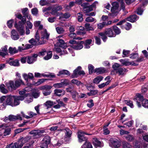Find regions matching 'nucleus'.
I'll return each mask as SVG.
<instances>
[{
	"label": "nucleus",
	"mask_w": 148,
	"mask_h": 148,
	"mask_svg": "<svg viewBox=\"0 0 148 148\" xmlns=\"http://www.w3.org/2000/svg\"><path fill=\"white\" fill-rule=\"evenodd\" d=\"M85 27L87 31L93 30H94L93 27L90 26L89 23H86L85 24Z\"/></svg>",
	"instance_id": "nucleus-44"
},
{
	"label": "nucleus",
	"mask_w": 148,
	"mask_h": 148,
	"mask_svg": "<svg viewBox=\"0 0 148 148\" xmlns=\"http://www.w3.org/2000/svg\"><path fill=\"white\" fill-rule=\"evenodd\" d=\"M48 144H49L42 141L40 145V147L41 148H47Z\"/></svg>",
	"instance_id": "nucleus-64"
},
{
	"label": "nucleus",
	"mask_w": 148,
	"mask_h": 148,
	"mask_svg": "<svg viewBox=\"0 0 148 148\" xmlns=\"http://www.w3.org/2000/svg\"><path fill=\"white\" fill-rule=\"evenodd\" d=\"M106 71L105 69L103 67L96 68L95 70V73L98 74L104 73L106 72Z\"/></svg>",
	"instance_id": "nucleus-26"
},
{
	"label": "nucleus",
	"mask_w": 148,
	"mask_h": 148,
	"mask_svg": "<svg viewBox=\"0 0 148 148\" xmlns=\"http://www.w3.org/2000/svg\"><path fill=\"white\" fill-rule=\"evenodd\" d=\"M55 104V103L50 101H47L44 105L47 108L51 107L53 105Z\"/></svg>",
	"instance_id": "nucleus-31"
},
{
	"label": "nucleus",
	"mask_w": 148,
	"mask_h": 148,
	"mask_svg": "<svg viewBox=\"0 0 148 148\" xmlns=\"http://www.w3.org/2000/svg\"><path fill=\"white\" fill-rule=\"evenodd\" d=\"M55 94L58 96H60L61 95V93L64 92V90L63 89H57L54 90Z\"/></svg>",
	"instance_id": "nucleus-35"
},
{
	"label": "nucleus",
	"mask_w": 148,
	"mask_h": 148,
	"mask_svg": "<svg viewBox=\"0 0 148 148\" xmlns=\"http://www.w3.org/2000/svg\"><path fill=\"white\" fill-rule=\"evenodd\" d=\"M142 106L147 108L148 107V100L146 99H144L142 101Z\"/></svg>",
	"instance_id": "nucleus-43"
},
{
	"label": "nucleus",
	"mask_w": 148,
	"mask_h": 148,
	"mask_svg": "<svg viewBox=\"0 0 148 148\" xmlns=\"http://www.w3.org/2000/svg\"><path fill=\"white\" fill-rule=\"evenodd\" d=\"M70 73L69 71L67 70H63L60 71L59 72V73L57 75L58 76H62L65 75H70Z\"/></svg>",
	"instance_id": "nucleus-27"
},
{
	"label": "nucleus",
	"mask_w": 148,
	"mask_h": 148,
	"mask_svg": "<svg viewBox=\"0 0 148 148\" xmlns=\"http://www.w3.org/2000/svg\"><path fill=\"white\" fill-rule=\"evenodd\" d=\"M107 24L106 22L103 21L102 23H99L97 24V27L98 29H101Z\"/></svg>",
	"instance_id": "nucleus-40"
},
{
	"label": "nucleus",
	"mask_w": 148,
	"mask_h": 148,
	"mask_svg": "<svg viewBox=\"0 0 148 148\" xmlns=\"http://www.w3.org/2000/svg\"><path fill=\"white\" fill-rule=\"evenodd\" d=\"M38 56L37 54H34L31 56H27V62L29 64H31L36 61V58Z\"/></svg>",
	"instance_id": "nucleus-16"
},
{
	"label": "nucleus",
	"mask_w": 148,
	"mask_h": 148,
	"mask_svg": "<svg viewBox=\"0 0 148 148\" xmlns=\"http://www.w3.org/2000/svg\"><path fill=\"white\" fill-rule=\"evenodd\" d=\"M62 36V35H60L57 37V45L59 47H62V48H66V44L65 43L64 41L60 38Z\"/></svg>",
	"instance_id": "nucleus-10"
},
{
	"label": "nucleus",
	"mask_w": 148,
	"mask_h": 148,
	"mask_svg": "<svg viewBox=\"0 0 148 148\" xmlns=\"http://www.w3.org/2000/svg\"><path fill=\"white\" fill-rule=\"evenodd\" d=\"M24 99L23 96L10 95L6 97L5 104L12 107H14L19 105L20 101H23Z\"/></svg>",
	"instance_id": "nucleus-1"
},
{
	"label": "nucleus",
	"mask_w": 148,
	"mask_h": 148,
	"mask_svg": "<svg viewBox=\"0 0 148 148\" xmlns=\"http://www.w3.org/2000/svg\"><path fill=\"white\" fill-rule=\"evenodd\" d=\"M92 143L93 145L96 148L98 147H101L103 146V143L101 141L98 140L96 138H93L92 140Z\"/></svg>",
	"instance_id": "nucleus-15"
},
{
	"label": "nucleus",
	"mask_w": 148,
	"mask_h": 148,
	"mask_svg": "<svg viewBox=\"0 0 148 148\" xmlns=\"http://www.w3.org/2000/svg\"><path fill=\"white\" fill-rule=\"evenodd\" d=\"M28 138L27 137L22 138L19 140V142H21V144H19L17 143H14L8 145L6 146V148H21L23 146V144L28 141Z\"/></svg>",
	"instance_id": "nucleus-4"
},
{
	"label": "nucleus",
	"mask_w": 148,
	"mask_h": 148,
	"mask_svg": "<svg viewBox=\"0 0 148 148\" xmlns=\"http://www.w3.org/2000/svg\"><path fill=\"white\" fill-rule=\"evenodd\" d=\"M139 57L138 54L137 53H132L130 55V58L132 59H137Z\"/></svg>",
	"instance_id": "nucleus-39"
},
{
	"label": "nucleus",
	"mask_w": 148,
	"mask_h": 148,
	"mask_svg": "<svg viewBox=\"0 0 148 148\" xmlns=\"http://www.w3.org/2000/svg\"><path fill=\"white\" fill-rule=\"evenodd\" d=\"M138 19V17L136 15H131L126 18L127 21L131 22H134Z\"/></svg>",
	"instance_id": "nucleus-23"
},
{
	"label": "nucleus",
	"mask_w": 148,
	"mask_h": 148,
	"mask_svg": "<svg viewBox=\"0 0 148 148\" xmlns=\"http://www.w3.org/2000/svg\"><path fill=\"white\" fill-rule=\"evenodd\" d=\"M52 88V86L50 85H45L40 87V89L41 90H51L50 89Z\"/></svg>",
	"instance_id": "nucleus-33"
},
{
	"label": "nucleus",
	"mask_w": 148,
	"mask_h": 148,
	"mask_svg": "<svg viewBox=\"0 0 148 148\" xmlns=\"http://www.w3.org/2000/svg\"><path fill=\"white\" fill-rule=\"evenodd\" d=\"M35 40L34 38H32L29 41V42L33 46L34 45H38L44 44L45 40H40V36L38 31H37L35 35Z\"/></svg>",
	"instance_id": "nucleus-5"
},
{
	"label": "nucleus",
	"mask_w": 148,
	"mask_h": 148,
	"mask_svg": "<svg viewBox=\"0 0 148 148\" xmlns=\"http://www.w3.org/2000/svg\"><path fill=\"white\" fill-rule=\"evenodd\" d=\"M14 26L17 29L21 35H23L25 34V30L24 25H23L19 24V25L18 26L16 22H15Z\"/></svg>",
	"instance_id": "nucleus-11"
},
{
	"label": "nucleus",
	"mask_w": 148,
	"mask_h": 148,
	"mask_svg": "<svg viewBox=\"0 0 148 148\" xmlns=\"http://www.w3.org/2000/svg\"><path fill=\"white\" fill-rule=\"evenodd\" d=\"M53 86L55 88H61L63 87L61 82L54 84Z\"/></svg>",
	"instance_id": "nucleus-59"
},
{
	"label": "nucleus",
	"mask_w": 148,
	"mask_h": 148,
	"mask_svg": "<svg viewBox=\"0 0 148 148\" xmlns=\"http://www.w3.org/2000/svg\"><path fill=\"white\" fill-rule=\"evenodd\" d=\"M98 92L97 90H90V92L87 93V94L89 96H91L96 95Z\"/></svg>",
	"instance_id": "nucleus-49"
},
{
	"label": "nucleus",
	"mask_w": 148,
	"mask_h": 148,
	"mask_svg": "<svg viewBox=\"0 0 148 148\" xmlns=\"http://www.w3.org/2000/svg\"><path fill=\"white\" fill-rule=\"evenodd\" d=\"M40 93L38 91H34L33 92L32 95L35 98H38L39 96Z\"/></svg>",
	"instance_id": "nucleus-53"
},
{
	"label": "nucleus",
	"mask_w": 148,
	"mask_h": 148,
	"mask_svg": "<svg viewBox=\"0 0 148 148\" xmlns=\"http://www.w3.org/2000/svg\"><path fill=\"white\" fill-rule=\"evenodd\" d=\"M110 83L109 81H107L105 83H103L100 84L99 85H98V87L99 88H102L108 85Z\"/></svg>",
	"instance_id": "nucleus-46"
},
{
	"label": "nucleus",
	"mask_w": 148,
	"mask_h": 148,
	"mask_svg": "<svg viewBox=\"0 0 148 148\" xmlns=\"http://www.w3.org/2000/svg\"><path fill=\"white\" fill-rule=\"evenodd\" d=\"M81 66H78L77 69L75 70L73 72V73L71 75V77L72 78H75L78 77L79 75V71L81 70Z\"/></svg>",
	"instance_id": "nucleus-25"
},
{
	"label": "nucleus",
	"mask_w": 148,
	"mask_h": 148,
	"mask_svg": "<svg viewBox=\"0 0 148 148\" xmlns=\"http://www.w3.org/2000/svg\"><path fill=\"white\" fill-rule=\"evenodd\" d=\"M148 89V83H147L143 86L142 87L141 91L143 92H145Z\"/></svg>",
	"instance_id": "nucleus-45"
},
{
	"label": "nucleus",
	"mask_w": 148,
	"mask_h": 148,
	"mask_svg": "<svg viewBox=\"0 0 148 148\" xmlns=\"http://www.w3.org/2000/svg\"><path fill=\"white\" fill-rule=\"evenodd\" d=\"M23 83L22 80L20 79L15 81V82L12 81H10L7 82L6 85L9 89L15 90L18 88L21 84Z\"/></svg>",
	"instance_id": "nucleus-2"
},
{
	"label": "nucleus",
	"mask_w": 148,
	"mask_h": 148,
	"mask_svg": "<svg viewBox=\"0 0 148 148\" xmlns=\"http://www.w3.org/2000/svg\"><path fill=\"white\" fill-rule=\"evenodd\" d=\"M46 53L47 55L45 57H44V59L46 60H47L50 59L52 57V53L50 51L47 52L46 50L45 49H42L41 51H40L37 55L38 56H44Z\"/></svg>",
	"instance_id": "nucleus-7"
},
{
	"label": "nucleus",
	"mask_w": 148,
	"mask_h": 148,
	"mask_svg": "<svg viewBox=\"0 0 148 148\" xmlns=\"http://www.w3.org/2000/svg\"><path fill=\"white\" fill-rule=\"evenodd\" d=\"M65 133V139H69L72 134V131L69 128H67L63 130Z\"/></svg>",
	"instance_id": "nucleus-18"
},
{
	"label": "nucleus",
	"mask_w": 148,
	"mask_h": 148,
	"mask_svg": "<svg viewBox=\"0 0 148 148\" xmlns=\"http://www.w3.org/2000/svg\"><path fill=\"white\" fill-rule=\"evenodd\" d=\"M10 60H9L8 62L10 65L14 66H18L19 65L18 60H13L11 58H10Z\"/></svg>",
	"instance_id": "nucleus-24"
},
{
	"label": "nucleus",
	"mask_w": 148,
	"mask_h": 148,
	"mask_svg": "<svg viewBox=\"0 0 148 148\" xmlns=\"http://www.w3.org/2000/svg\"><path fill=\"white\" fill-rule=\"evenodd\" d=\"M112 6L111 10V12L113 13L118 12L119 11V4L116 2H114L112 3Z\"/></svg>",
	"instance_id": "nucleus-14"
},
{
	"label": "nucleus",
	"mask_w": 148,
	"mask_h": 148,
	"mask_svg": "<svg viewBox=\"0 0 148 148\" xmlns=\"http://www.w3.org/2000/svg\"><path fill=\"white\" fill-rule=\"evenodd\" d=\"M56 29L57 32L59 34L63 33L64 31L63 28L61 27H57Z\"/></svg>",
	"instance_id": "nucleus-54"
},
{
	"label": "nucleus",
	"mask_w": 148,
	"mask_h": 148,
	"mask_svg": "<svg viewBox=\"0 0 148 148\" xmlns=\"http://www.w3.org/2000/svg\"><path fill=\"white\" fill-rule=\"evenodd\" d=\"M123 148H132V146L127 142H123Z\"/></svg>",
	"instance_id": "nucleus-55"
},
{
	"label": "nucleus",
	"mask_w": 148,
	"mask_h": 148,
	"mask_svg": "<svg viewBox=\"0 0 148 148\" xmlns=\"http://www.w3.org/2000/svg\"><path fill=\"white\" fill-rule=\"evenodd\" d=\"M47 79H40L34 84L36 86H38L43 83L47 80Z\"/></svg>",
	"instance_id": "nucleus-48"
},
{
	"label": "nucleus",
	"mask_w": 148,
	"mask_h": 148,
	"mask_svg": "<svg viewBox=\"0 0 148 148\" xmlns=\"http://www.w3.org/2000/svg\"><path fill=\"white\" fill-rule=\"evenodd\" d=\"M84 43V42L82 41L78 42L75 45H72L71 47L75 50H80L83 47Z\"/></svg>",
	"instance_id": "nucleus-12"
},
{
	"label": "nucleus",
	"mask_w": 148,
	"mask_h": 148,
	"mask_svg": "<svg viewBox=\"0 0 148 148\" xmlns=\"http://www.w3.org/2000/svg\"><path fill=\"white\" fill-rule=\"evenodd\" d=\"M140 145L143 146V143L141 142V140L139 141L138 142L136 141L135 142L134 148H142V147Z\"/></svg>",
	"instance_id": "nucleus-38"
},
{
	"label": "nucleus",
	"mask_w": 148,
	"mask_h": 148,
	"mask_svg": "<svg viewBox=\"0 0 148 148\" xmlns=\"http://www.w3.org/2000/svg\"><path fill=\"white\" fill-rule=\"evenodd\" d=\"M143 140H141V142L143 143V147L144 148H147L148 145V135L143 136Z\"/></svg>",
	"instance_id": "nucleus-21"
},
{
	"label": "nucleus",
	"mask_w": 148,
	"mask_h": 148,
	"mask_svg": "<svg viewBox=\"0 0 148 148\" xmlns=\"http://www.w3.org/2000/svg\"><path fill=\"white\" fill-rule=\"evenodd\" d=\"M81 148H92V147L91 143L86 141L85 143L82 146Z\"/></svg>",
	"instance_id": "nucleus-34"
},
{
	"label": "nucleus",
	"mask_w": 148,
	"mask_h": 148,
	"mask_svg": "<svg viewBox=\"0 0 148 148\" xmlns=\"http://www.w3.org/2000/svg\"><path fill=\"white\" fill-rule=\"evenodd\" d=\"M72 83L76 85L77 86L80 85L82 83L76 79H73L71 81Z\"/></svg>",
	"instance_id": "nucleus-56"
},
{
	"label": "nucleus",
	"mask_w": 148,
	"mask_h": 148,
	"mask_svg": "<svg viewBox=\"0 0 148 148\" xmlns=\"http://www.w3.org/2000/svg\"><path fill=\"white\" fill-rule=\"evenodd\" d=\"M5 86L3 84H1L0 85V90L1 92L3 94H7L8 92V91L5 88Z\"/></svg>",
	"instance_id": "nucleus-32"
},
{
	"label": "nucleus",
	"mask_w": 148,
	"mask_h": 148,
	"mask_svg": "<svg viewBox=\"0 0 148 148\" xmlns=\"http://www.w3.org/2000/svg\"><path fill=\"white\" fill-rule=\"evenodd\" d=\"M92 40L91 39H88L86 41L84 44V48L86 49L90 48V45L91 43Z\"/></svg>",
	"instance_id": "nucleus-36"
},
{
	"label": "nucleus",
	"mask_w": 148,
	"mask_h": 148,
	"mask_svg": "<svg viewBox=\"0 0 148 148\" xmlns=\"http://www.w3.org/2000/svg\"><path fill=\"white\" fill-rule=\"evenodd\" d=\"M45 132L44 130H34L31 131L29 133L31 134H33L36 138L40 137L41 134Z\"/></svg>",
	"instance_id": "nucleus-13"
},
{
	"label": "nucleus",
	"mask_w": 148,
	"mask_h": 148,
	"mask_svg": "<svg viewBox=\"0 0 148 148\" xmlns=\"http://www.w3.org/2000/svg\"><path fill=\"white\" fill-rule=\"evenodd\" d=\"M88 102L89 103H87V106L88 107L91 108L94 106V104L93 103V100L92 99H90L88 101Z\"/></svg>",
	"instance_id": "nucleus-62"
},
{
	"label": "nucleus",
	"mask_w": 148,
	"mask_h": 148,
	"mask_svg": "<svg viewBox=\"0 0 148 148\" xmlns=\"http://www.w3.org/2000/svg\"><path fill=\"white\" fill-rule=\"evenodd\" d=\"M89 73L90 74H91L93 73H95V70L94 69V66L91 64L88 65Z\"/></svg>",
	"instance_id": "nucleus-42"
},
{
	"label": "nucleus",
	"mask_w": 148,
	"mask_h": 148,
	"mask_svg": "<svg viewBox=\"0 0 148 148\" xmlns=\"http://www.w3.org/2000/svg\"><path fill=\"white\" fill-rule=\"evenodd\" d=\"M1 130L2 131H1L2 136H5L9 134L11 131V129L8 128L5 129L4 130Z\"/></svg>",
	"instance_id": "nucleus-29"
},
{
	"label": "nucleus",
	"mask_w": 148,
	"mask_h": 148,
	"mask_svg": "<svg viewBox=\"0 0 148 148\" xmlns=\"http://www.w3.org/2000/svg\"><path fill=\"white\" fill-rule=\"evenodd\" d=\"M109 145L113 148H120L121 143L117 139L114 138H111L110 139Z\"/></svg>",
	"instance_id": "nucleus-6"
},
{
	"label": "nucleus",
	"mask_w": 148,
	"mask_h": 148,
	"mask_svg": "<svg viewBox=\"0 0 148 148\" xmlns=\"http://www.w3.org/2000/svg\"><path fill=\"white\" fill-rule=\"evenodd\" d=\"M78 95V93L75 91H73L72 93V97L74 100H76V97Z\"/></svg>",
	"instance_id": "nucleus-58"
},
{
	"label": "nucleus",
	"mask_w": 148,
	"mask_h": 148,
	"mask_svg": "<svg viewBox=\"0 0 148 148\" xmlns=\"http://www.w3.org/2000/svg\"><path fill=\"white\" fill-rule=\"evenodd\" d=\"M61 83H62L63 86L65 85H68L69 84V81L67 79H62L61 81Z\"/></svg>",
	"instance_id": "nucleus-60"
},
{
	"label": "nucleus",
	"mask_w": 148,
	"mask_h": 148,
	"mask_svg": "<svg viewBox=\"0 0 148 148\" xmlns=\"http://www.w3.org/2000/svg\"><path fill=\"white\" fill-rule=\"evenodd\" d=\"M136 100V103L138 107L140 108L141 106L140 103L139 102V101H141L144 99H143V96L141 94L138 93L136 95V97L135 98Z\"/></svg>",
	"instance_id": "nucleus-17"
},
{
	"label": "nucleus",
	"mask_w": 148,
	"mask_h": 148,
	"mask_svg": "<svg viewBox=\"0 0 148 148\" xmlns=\"http://www.w3.org/2000/svg\"><path fill=\"white\" fill-rule=\"evenodd\" d=\"M77 19L79 21L82 22L83 21V15L82 12H79L77 13Z\"/></svg>",
	"instance_id": "nucleus-52"
},
{
	"label": "nucleus",
	"mask_w": 148,
	"mask_h": 148,
	"mask_svg": "<svg viewBox=\"0 0 148 148\" xmlns=\"http://www.w3.org/2000/svg\"><path fill=\"white\" fill-rule=\"evenodd\" d=\"M125 138L127 140L132 141L134 140V138L133 136L131 135H128L125 136Z\"/></svg>",
	"instance_id": "nucleus-47"
},
{
	"label": "nucleus",
	"mask_w": 148,
	"mask_h": 148,
	"mask_svg": "<svg viewBox=\"0 0 148 148\" xmlns=\"http://www.w3.org/2000/svg\"><path fill=\"white\" fill-rule=\"evenodd\" d=\"M99 34L101 37V38L104 42H105L107 39V37L106 35L110 37H114L115 36V34L111 28L106 29L104 33H99Z\"/></svg>",
	"instance_id": "nucleus-3"
},
{
	"label": "nucleus",
	"mask_w": 148,
	"mask_h": 148,
	"mask_svg": "<svg viewBox=\"0 0 148 148\" xmlns=\"http://www.w3.org/2000/svg\"><path fill=\"white\" fill-rule=\"evenodd\" d=\"M42 77L54 78L55 77V76L53 74H46L45 73H41V77Z\"/></svg>",
	"instance_id": "nucleus-51"
},
{
	"label": "nucleus",
	"mask_w": 148,
	"mask_h": 148,
	"mask_svg": "<svg viewBox=\"0 0 148 148\" xmlns=\"http://www.w3.org/2000/svg\"><path fill=\"white\" fill-rule=\"evenodd\" d=\"M113 28L114 31L116 34H119L120 33L121 31L120 29L116 26H114Z\"/></svg>",
	"instance_id": "nucleus-57"
},
{
	"label": "nucleus",
	"mask_w": 148,
	"mask_h": 148,
	"mask_svg": "<svg viewBox=\"0 0 148 148\" xmlns=\"http://www.w3.org/2000/svg\"><path fill=\"white\" fill-rule=\"evenodd\" d=\"M9 51L10 53L11 54L15 53L17 52V50L15 48H12L10 47L9 49Z\"/></svg>",
	"instance_id": "nucleus-50"
},
{
	"label": "nucleus",
	"mask_w": 148,
	"mask_h": 148,
	"mask_svg": "<svg viewBox=\"0 0 148 148\" xmlns=\"http://www.w3.org/2000/svg\"><path fill=\"white\" fill-rule=\"evenodd\" d=\"M62 8L61 6H59L54 8L52 9L51 13L52 15H55V14L58 11L61 10Z\"/></svg>",
	"instance_id": "nucleus-30"
},
{
	"label": "nucleus",
	"mask_w": 148,
	"mask_h": 148,
	"mask_svg": "<svg viewBox=\"0 0 148 148\" xmlns=\"http://www.w3.org/2000/svg\"><path fill=\"white\" fill-rule=\"evenodd\" d=\"M148 3V0H145V1L143 3V6L144 5H146ZM143 7H139L136 10V13L140 15H141L142 14L143 12V8H142Z\"/></svg>",
	"instance_id": "nucleus-22"
},
{
	"label": "nucleus",
	"mask_w": 148,
	"mask_h": 148,
	"mask_svg": "<svg viewBox=\"0 0 148 148\" xmlns=\"http://www.w3.org/2000/svg\"><path fill=\"white\" fill-rule=\"evenodd\" d=\"M125 70L126 69L125 68H119L117 69L116 72L119 75H123L124 74V73Z\"/></svg>",
	"instance_id": "nucleus-37"
},
{
	"label": "nucleus",
	"mask_w": 148,
	"mask_h": 148,
	"mask_svg": "<svg viewBox=\"0 0 148 148\" xmlns=\"http://www.w3.org/2000/svg\"><path fill=\"white\" fill-rule=\"evenodd\" d=\"M23 77L26 82H28V79H33L34 77L32 73H29L28 74L24 73L23 74Z\"/></svg>",
	"instance_id": "nucleus-20"
},
{
	"label": "nucleus",
	"mask_w": 148,
	"mask_h": 148,
	"mask_svg": "<svg viewBox=\"0 0 148 148\" xmlns=\"http://www.w3.org/2000/svg\"><path fill=\"white\" fill-rule=\"evenodd\" d=\"M88 135V134L85 133L83 132L79 131L77 133V137L79 142L82 143L83 141H86L87 138L85 136V134Z\"/></svg>",
	"instance_id": "nucleus-8"
},
{
	"label": "nucleus",
	"mask_w": 148,
	"mask_h": 148,
	"mask_svg": "<svg viewBox=\"0 0 148 148\" xmlns=\"http://www.w3.org/2000/svg\"><path fill=\"white\" fill-rule=\"evenodd\" d=\"M14 21L13 19H11L8 21L7 23V25L9 28H11L12 27V24L14 23Z\"/></svg>",
	"instance_id": "nucleus-61"
},
{
	"label": "nucleus",
	"mask_w": 148,
	"mask_h": 148,
	"mask_svg": "<svg viewBox=\"0 0 148 148\" xmlns=\"http://www.w3.org/2000/svg\"><path fill=\"white\" fill-rule=\"evenodd\" d=\"M42 141L49 144L50 142V138L48 136H45Z\"/></svg>",
	"instance_id": "nucleus-41"
},
{
	"label": "nucleus",
	"mask_w": 148,
	"mask_h": 148,
	"mask_svg": "<svg viewBox=\"0 0 148 148\" xmlns=\"http://www.w3.org/2000/svg\"><path fill=\"white\" fill-rule=\"evenodd\" d=\"M103 77L101 76H99L94 79L93 80V82L94 83L98 84L102 80Z\"/></svg>",
	"instance_id": "nucleus-28"
},
{
	"label": "nucleus",
	"mask_w": 148,
	"mask_h": 148,
	"mask_svg": "<svg viewBox=\"0 0 148 148\" xmlns=\"http://www.w3.org/2000/svg\"><path fill=\"white\" fill-rule=\"evenodd\" d=\"M145 60L144 57L143 56H140L139 58L138 57L137 59L135 60V62H140L143 61Z\"/></svg>",
	"instance_id": "nucleus-63"
},
{
	"label": "nucleus",
	"mask_w": 148,
	"mask_h": 148,
	"mask_svg": "<svg viewBox=\"0 0 148 148\" xmlns=\"http://www.w3.org/2000/svg\"><path fill=\"white\" fill-rule=\"evenodd\" d=\"M11 36L12 38L14 40H18L19 37L18 32L14 30L11 31Z\"/></svg>",
	"instance_id": "nucleus-19"
},
{
	"label": "nucleus",
	"mask_w": 148,
	"mask_h": 148,
	"mask_svg": "<svg viewBox=\"0 0 148 148\" xmlns=\"http://www.w3.org/2000/svg\"><path fill=\"white\" fill-rule=\"evenodd\" d=\"M40 40H48L49 34L47 33L46 29H43L40 32Z\"/></svg>",
	"instance_id": "nucleus-9"
}]
</instances>
